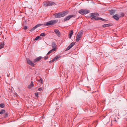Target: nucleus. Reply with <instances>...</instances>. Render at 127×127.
Masks as SVG:
<instances>
[{
  "instance_id": "obj_6",
  "label": "nucleus",
  "mask_w": 127,
  "mask_h": 127,
  "mask_svg": "<svg viewBox=\"0 0 127 127\" xmlns=\"http://www.w3.org/2000/svg\"><path fill=\"white\" fill-rule=\"evenodd\" d=\"M56 18H60L63 17L61 12L55 13L53 14Z\"/></svg>"
},
{
  "instance_id": "obj_28",
  "label": "nucleus",
  "mask_w": 127,
  "mask_h": 127,
  "mask_svg": "<svg viewBox=\"0 0 127 127\" xmlns=\"http://www.w3.org/2000/svg\"><path fill=\"white\" fill-rule=\"evenodd\" d=\"M43 25L42 24H38L36 25L35 26V27L36 28L37 27L40 26H41L42 25Z\"/></svg>"
},
{
  "instance_id": "obj_4",
  "label": "nucleus",
  "mask_w": 127,
  "mask_h": 127,
  "mask_svg": "<svg viewBox=\"0 0 127 127\" xmlns=\"http://www.w3.org/2000/svg\"><path fill=\"white\" fill-rule=\"evenodd\" d=\"M90 15V17H92V18H91V19L93 18H94L96 16H99V14L96 12L91 13Z\"/></svg>"
},
{
  "instance_id": "obj_17",
  "label": "nucleus",
  "mask_w": 127,
  "mask_h": 127,
  "mask_svg": "<svg viewBox=\"0 0 127 127\" xmlns=\"http://www.w3.org/2000/svg\"><path fill=\"white\" fill-rule=\"evenodd\" d=\"M115 12V10L112 9L110 11V15H112L114 14Z\"/></svg>"
},
{
  "instance_id": "obj_23",
  "label": "nucleus",
  "mask_w": 127,
  "mask_h": 127,
  "mask_svg": "<svg viewBox=\"0 0 127 127\" xmlns=\"http://www.w3.org/2000/svg\"><path fill=\"white\" fill-rule=\"evenodd\" d=\"M5 112V110L4 109H1L0 112V114H2Z\"/></svg>"
},
{
  "instance_id": "obj_30",
  "label": "nucleus",
  "mask_w": 127,
  "mask_h": 127,
  "mask_svg": "<svg viewBox=\"0 0 127 127\" xmlns=\"http://www.w3.org/2000/svg\"><path fill=\"white\" fill-rule=\"evenodd\" d=\"M46 35L44 33H42L41 34H40V36H45Z\"/></svg>"
},
{
  "instance_id": "obj_12",
  "label": "nucleus",
  "mask_w": 127,
  "mask_h": 127,
  "mask_svg": "<svg viewBox=\"0 0 127 127\" xmlns=\"http://www.w3.org/2000/svg\"><path fill=\"white\" fill-rule=\"evenodd\" d=\"M83 33V31L82 30H81L78 32L77 34V35L81 37L82 36Z\"/></svg>"
},
{
  "instance_id": "obj_32",
  "label": "nucleus",
  "mask_w": 127,
  "mask_h": 127,
  "mask_svg": "<svg viewBox=\"0 0 127 127\" xmlns=\"http://www.w3.org/2000/svg\"><path fill=\"white\" fill-rule=\"evenodd\" d=\"M30 85L32 86V87H33L34 86V85H33V83L32 81H31V83Z\"/></svg>"
},
{
  "instance_id": "obj_25",
  "label": "nucleus",
  "mask_w": 127,
  "mask_h": 127,
  "mask_svg": "<svg viewBox=\"0 0 127 127\" xmlns=\"http://www.w3.org/2000/svg\"><path fill=\"white\" fill-rule=\"evenodd\" d=\"M36 29V28L35 26L29 31V32H32L33 31Z\"/></svg>"
},
{
  "instance_id": "obj_10",
  "label": "nucleus",
  "mask_w": 127,
  "mask_h": 127,
  "mask_svg": "<svg viewBox=\"0 0 127 127\" xmlns=\"http://www.w3.org/2000/svg\"><path fill=\"white\" fill-rule=\"evenodd\" d=\"M113 18L117 21L120 18L119 15L116 14L113 16Z\"/></svg>"
},
{
  "instance_id": "obj_34",
  "label": "nucleus",
  "mask_w": 127,
  "mask_h": 127,
  "mask_svg": "<svg viewBox=\"0 0 127 127\" xmlns=\"http://www.w3.org/2000/svg\"><path fill=\"white\" fill-rule=\"evenodd\" d=\"M8 116V114L7 113H6L5 114V115L4 116V118H6Z\"/></svg>"
},
{
  "instance_id": "obj_1",
  "label": "nucleus",
  "mask_w": 127,
  "mask_h": 127,
  "mask_svg": "<svg viewBox=\"0 0 127 127\" xmlns=\"http://www.w3.org/2000/svg\"><path fill=\"white\" fill-rule=\"evenodd\" d=\"M58 21L55 20H50L44 24L46 26H49L50 25H53L57 23Z\"/></svg>"
},
{
  "instance_id": "obj_22",
  "label": "nucleus",
  "mask_w": 127,
  "mask_h": 127,
  "mask_svg": "<svg viewBox=\"0 0 127 127\" xmlns=\"http://www.w3.org/2000/svg\"><path fill=\"white\" fill-rule=\"evenodd\" d=\"M44 5L46 6H49V3L48 1L46 2H43Z\"/></svg>"
},
{
  "instance_id": "obj_42",
  "label": "nucleus",
  "mask_w": 127,
  "mask_h": 127,
  "mask_svg": "<svg viewBox=\"0 0 127 127\" xmlns=\"http://www.w3.org/2000/svg\"><path fill=\"white\" fill-rule=\"evenodd\" d=\"M15 95L16 96H17V95H17V94L16 93H15Z\"/></svg>"
},
{
  "instance_id": "obj_2",
  "label": "nucleus",
  "mask_w": 127,
  "mask_h": 127,
  "mask_svg": "<svg viewBox=\"0 0 127 127\" xmlns=\"http://www.w3.org/2000/svg\"><path fill=\"white\" fill-rule=\"evenodd\" d=\"M90 11L88 9H81L80 10L79 12L82 15L86 14L90 12Z\"/></svg>"
},
{
  "instance_id": "obj_44",
  "label": "nucleus",
  "mask_w": 127,
  "mask_h": 127,
  "mask_svg": "<svg viewBox=\"0 0 127 127\" xmlns=\"http://www.w3.org/2000/svg\"><path fill=\"white\" fill-rule=\"evenodd\" d=\"M2 31L0 32V35H1L2 33Z\"/></svg>"
},
{
  "instance_id": "obj_21",
  "label": "nucleus",
  "mask_w": 127,
  "mask_h": 127,
  "mask_svg": "<svg viewBox=\"0 0 127 127\" xmlns=\"http://www.w3.org/2000/svg\"><path fill=\"white\" fill-rule=\"evenodd\" d=\"M110 26H111V25H110V24H104L102 26V27L104 28H105L106 27H109Z\"/></svg>"
},
{
  "instance_id": "obj_18",
  "label": "nucleus",
  "mask_w": 127,
  "mask_h": 127,
  "mask_svg": "<svg viewBox=\"0 0 127 127\" xmlns=\"http://www.w3.org/2000/svg\"><path fill=\"white\" fill-rule=\"evenodd\" d=\"M118 15L120 18L121 17L124 16L125 15V13L123 12H121L120 13L119 15Z\"/></svg>"
},
{
  "instance_id": "obj_20",
  "label": "nucleus",
  "mask_w": 127,
  "mask_h": 127,
  "mask_svg": "<svg viewBox=\"0 0 127 127\" xmlns=\"http://www.w3.org/2000/svg\"><path fill=\"white\" fill-rule=\"evenodd\" d=\"M61 57V56L60 55H58L57 56H56L53 59V60H54V61L56 60H57L58 59L60 58Z\"/></svg>"
},
{
  "instance_id": "obj_40",
  "label": "nucleus",
  "mask_w": 127,
  "mask_h": 127,
  "mask_svg": "<svg viewBox=\"0 0 127 127\" xmlns=\"http://www.w3.org/2000/svg\"><path fill=\"white\" fill-rule=\"evenodd\" d=\"M102 21H103L105 22V21H107V20L102 18Z\"/></svg>"
},
{
  "instance_id": "obj_43",
  "label": "nucleus",
  "mask_w": 127,
  "mask_h": 127,
  "mask_svg": "<svg viewBox=\"0 0 127 127\" xmlns=\"http://www.w3.org/2000/svg\"><path fill=\"white\" fill-rule=\"evenodd\" d=\"M50 53V52H49V51L48 52V53H47V55H48Z\"/></svg>"
},
{
  "instance_id": "obj_41",
  "label": "nucleus",
  "mask_w": 127,
  "mask_h": 127,
  "mask_svg": "<svg viewBox=\"0 0 127 127\" xmlns=\"http://www.w3.org/2000/svg\"><path fill=\"white\" fill-rule=\"evenodd\" d=\"M102 18L99 17V20H102Z\"/></svg>"
},
{
  "instance_id": "obj_37",
  "label": "nucleus",
  "mask_w": 127,
  "mask_h": 127,
  "mask_svg": "<svg viewBox=\"0 0 127 127\" xmlns=\"http://www.w3.org/2000/svg\"><path fill=\"white\" fill-rule=\"evenodd\" d=\"M54 60H53V59L52 60L50 61L49 62V63H52L54 62Z\"/></svg>"
},
{
  "instance_id": "obj_38",
  "label": "nucleus",
  "mask_w": 127,
  "mask_h": 127,
  "mask_svg": "<svg viewBox=\"0 0 127 127\" xmlns=\"http://www.w3.org/2000/svg\"><path fill=\"white\" fill-rule=\"evenodd\" d=\"M42 89V88H40L38 89V90L39 91H41Z\"/></svg>"
},
{
  "instance_id": "obj_8",
  "label": "nucleus",
  "mask_w": 127,
  "mask_h": 127,
  "mask_svg": "<svg viewBox=\"0 0 127 127\" xmlns=\"http://www.w3.org/2000/svg\"><path fill=\"white\" fill-rule=\"evenodd\" d=\"M43 57L42 56H40L36 58L33 61L34 63H35L39 61Z\"/></svg>"
},
{
  "instance_id": "obj_36",
  "label": "nucleus",
  "mask_w": 127,
  "mask_h": 127,
  "mask_svg": "<svg viewBox=\"0 0 127 127\" xmlns=\"http://www.w3.org/2000/svg\"><path fill=\"white\" fill-rule=\"evenodd\" d=\"M99 17H95L94 18V19H95V20H99Z\"/></svg>"
},
{
  "instance_id": "obj_16",
  "label": "nucleus",
  "mask_w": 127,
  "mask_h": 127,
  "mask_svg": "<svg viewBox=\"0 0 127 127\" xmlns=\"http://www.w3.org/2000/svg\"><path fill=\"white\" fill-rule=\"evenodd\" d=\"M51 46L53 47V48H55L56 50V46L55 43L54 42H53L51 44Z\"/></svg>"
},
{
  "instance_id": "obj_45",
  "label": "nucleus",
  "mask_w": 127,
  "mask_h": 127,
  "mask_svg": "<svg viewBox=\"0 0 127 127\" xmlns=\"http://www.w3.org/2000/svg\"><path fill=\"white\" fill-rule=\"evenodd\" d=\"M115 121L116 122L117 121L116 120H115Z\"/></svg>"
},
{
  "instance_id": "obj_24",
  "label": "nucleus",
  "mask_w": 127,
  "mask_h": 127,
  "mask_svg": "<svg viewBox=\"0 0 127 127\" xmlns=\"http://www.w3.org/2000/svg\"><path fill=\"white\" fill-rule=\"evenodd\" d=\"M43 80L41 78H40V79L39 80H38V82H39L40 83H41V84H43Z\"/></svg>"
},
{
  "instance_id": "obj_13",
  "label": "nucleus",
  "mask_w": 127,
  "mask_h": 127,
  "mask_svg": "<svg viewBox=\"0 0 127 127\" xmlns=\"http://www.w3.org/2000/svg\"><path fill=\"white\" fill-rule=\"evenodd\" d=\"M5 44L4 42H1L0 44V49H1L4 47V46L5 45Z\"/></svg>"
},
{
  "instance_id": "obj_15",
  "label": "nucleus",
  "mask_w": 127,
  "mask_h": 127,
  "mask_svg": "<svg viewBox=\"0 0 127 127\" xmlns=\"http://www.w3.org/2000/svg\"><path fill=\"white\" fill-rule=\"evenodd\" d=\"M73 30H71L69 34V38L70 39L71 38L72 36L73 33Z\"/></svg>"
},
{
  "instance_id": "obj_9",
  "label": "nucleus",
  "mask_w": 127,
  "mask_h": 127,
  "mask_svg": "<svg viewBox=\"0 0 127 127\" xmlns=\"http://www.w3.org/2000/svg\"><path fill=\"white\" fill-rule=\"evenodd\" d=\"M54 32L57 34L58 37H60L61 35V33L59 31L58 29H55Z\"/></svg>"
},
{
  "instance_id": "obj_19",
  "label": "nucleus",
  "mask_w": 127,
  "mask_h": 127,
  "mask_svg": "<svg viewBox=\"0 0 127 127\" xmlns=\"http://www.w3.org/2000/svg\"><path fill=\"white\" fill-rule=\"evenodd\" d=\"M81 37L77 35L76 37V40L77 42H78L80 39Z\"/></svg>"
},
{
  "instance_id": "obj_29",
  "label": "nucleus",
  "mask_w": 127,
  "mask_h": 127,
  "mask_svg": "<svg viewBox=\"0 0 127 127\" xmlns=\"http://www.w3.org/2000/svg\"><path fill=\"white\" fill-rule=\"evenodd\" d=\"M40 37V36H38L36 37L34 39V40L36 41L39 39Z\"/></svg>"
},
{
  "instance_id": "obj_39",
  "label": "nucleus",
  "mask_w": 127,
  "mask_h": 127,
  "mask_svg": "<svg viewBox=\"0 0 127 127\" xmlns=\"http://www.w3.org/2000/svg\"><path fill=\"white\" fill-rule=\"evenodd\" d=\"M48 58V56H46L44 58V60H47Z\"/></svg>"
},
{
  "instance_id": "obj_35",
  "label": "nucleus",
  "mask_w": 127,
  "mask_h": 127,
  "mask_svg": "<svg viewBox=\"0 0 127 127\" xmlns=\"http://www.w3.org/2000/svg\"><path fill=\"white\" fill-rule=\"evenodd\" d=\"M28 28V27L27 26H25L24 28V29L25 30H26Z\"/></svg>"
},
{
  "instance_id": "obj_31",
  "label": "nucleus",
  "mask_w": 127,
  "mask_h": 127,
  "mask_svg": "<svg viewBox=\"0 0 127 127\" xmlns=\"http://www.w3.org/2000/svg\"><path fill=\"white\" fill-rule=\"evenodd\" d=\"M35 96L36 97H38V93H35Z\"/></svg>"
},
{
  "instance_id": "obj_33",
  "label": "nucleus",
  "mask_w": 127,
  "mask_h": 127,
  "mask_svg": "<svg viewBox=\"0 0 127 127\" xmlns=\"http://www.w3.org/2000/svg\"><path fill=\"white\" fill-rule=\"evenodd\" d=\"M32 87V86H31L30 85H29L28 86V88L30 89H31Z\"/></svg>"
},
{
  "instance_id": "obj_14",
  "label": "nucleus",
  "mask_w": 127,
  "mask_h": 127,
  "mask_svg": "<svg viewBox=\"0 0 127 127\" xmlns=\"http://www.w3.org/2000/svg\"><path fill=\"white\" fill-rule=\"evenodd\" d=\"M49 6H51L55 4V3L51 1H48Z\"/></svg>"
},
{
  "instance_id": "obj_11",
  "label": "nucleus",
  "mask_w": 127,
  "mask_h": 127,
  "mask_svg": "<svg viewBox=\"0 0 127 127\" xmlns=\"http://www.w3.org/2000/svg\"><path fill=\"white\" fill-rule=\"evenodd\" d=\"M61 12L62 13L63 17L68 13V12L66 10Z\"/></svg>"
},
{
  "instance_id": "obj_26",
  "label": "nucleus",
  "mask_w": 127,
  "mask_h": 127,
  "mask_svg": "<svg viewBox=\"0 0 127 127\" xmlns=\"http://www.w3.org/2000/svg\"><path fill=\"white\" fill-rule=\"evenodd\" d=\"M5 106V105L3 103H1L0 104V107L3 108Z\"/></svg>"
},
{
  "instance_id": "obj_5",
  "label": "nucleus",
  "mask_w": 127,
  "mask_h": 127,
  "mask_svg": "<svg viewBox=\"0 0 127 127\" xmlns=\"http://www.w3.org/2000/svg\"><path fill=\"white\" fill-rule=\"evenodd\" d=\"M27 63L29 65L33 67L34 66L35 64L34 63V62H33L29 59H27Z\"/></svg>"
},
{
  "instance_id": "obj_27",
  "label": "nucleus",
  "mask_w": 127,
  "mask_h": 127,
  "mask_svg": "<svg viewBox=\"0 0 127 127\" xmlns=\"http://www.w3.org/2000/svg\"><path fill=\"white\" fill-rule=\"evenodd\" d=\"M56 50V48H53L51 49L50 51H49V52L50 53H52L53 51H55Z\"/></svg>"
},
{
  "instance_id": "obj_3",
  "label": "nucleus",
  "mask_w": 127,
  "mask_h": 127,
  "mask_svg": "<svg viewBox=\"0 0 127 127\" xmlns=\"http://www.w3.org/2000/svg\"><path fill=\"white\" fill-rule=\"evenodd\" d=\"M75 15H71L68 16L64 19V21L65 22L66 21L68 20L71 18H75Z\"/></svg>"
},
{
  "instance_id": "obj_7",
  "label": "nucleus",
  "mask_w": 127,
  "mask_h": 127,
  "mask_svg": "<svg viewBox=\"0 0 127 127\" xmlns=\"http://www.w3.org/2000/svg\"><path fill=\"white\" fill-rule=\"evenodd\" d=\"M75 43L74 42H72L66 49L65 50L67 51L70 49L75 44Z\"/></svg>"
}]
</instances>
